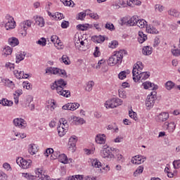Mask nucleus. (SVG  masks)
Returning a JSON list of instances; mask_svg holds the SVG:
<instances>
[{"instance_id": "1", "label": "nucleus", "mask_w": 180, "mask_h": 180, "mask_svg": "<svg viewBox=\"0 0 180 180\" xmlns=\"http://www.w3.org/2000/svg\"><path fill=\"white\" fill-rule=\"evenodd\" d=\"M66 85L67 82L64 81L63 79H59L51 84V89L52 91L56 89V93L60 96H64V98H70V96H71V92L70 90L64 89Z\"/></svg>"}, {"instance_id": "2", "label": "nucleus", "mask_w": 180, "mask_h": 180, "mask_svg": "<svg viewBox=\"0 0 180 180\" xmlns=\"http://www.w3.org/2000/svg\"><path fill=\"white\" fill-rule=\"evenodd\" d=\"M126 55H127V51L124 49L120 50L109 58L108 65H110V67H113V65H116V64H122L123 56Z\"/></svg>"}, {"instance_id": "3", "label": "nucleus", "mask_w": 180, "mask_h": 180, "mask_svg": "<svg viewBox=\"0 0 180 180\" xmlns=\"http://www.w3.org/2000/svg\"><path fill=\"white\" fill-rule=\"evenodd\" d=\"M123 103V101L120 98H113L110 100H108L105 103V107L106 109H115V108H117V106H120Z\"/></svg>"}, {"instance_id": "4", "label": "nucleus", "mask_w": 180, "mask_h": 180, "mask_svg": "<svg viewBox=\"0 0 180 180\" xmlns=\"http://www.w3.org/2000/svg\"><path fill=\"white\" fill-rule=\"evenodd\" d=\"M112 151H115V148H111L110 149L104 148L102 150H101V155L103 157V158H106L108 161H110V160L115 158V155L112 153Z\"/></svg>"}, {"instance_id": "5", "label": "nucleus", "mask_w": 180, "mask_h": 180, "mask_svg": "<svg viewBox=\"0 0 180 180\" xmlns=\"http://www.w3.org/2000/svg\"><path fill=\"white\" fill-rule=\"evenodd\" d=\"M16 162L22 169H27L32 167V160H27L22 158H18Z\"/></svg>"}, {"instance_id": "6", "label": "nucleus", "mask_w": 180, "mask_h": 180, "mask_svg": "<svg viewBox=\"0 0 180 180\" xmlns=\"http://www.w3.org/2000/svg\"><path fill=\"white\" fill-rule=\"evenodd\" d=\"M5 25V27L6 30H11V29H15V26H16V22L15 20L11 15H6V20L4 22Z\"/></svg>"}, {"instance_id": "7", "label": "nucleus", "mask_w": 180, "mask_h": 180, "mask_svg": "<svg viewBox=\"0 0 180 180\" xmlns=\"http://www.w3.org/2000/svg\"><path fill=\"white\" fill-rule=\"evenodd\" d=\"M150 77V72H140L139 73L133 76V79L134 82H139L140 79L143 81H146L148 78Z\"/></svg>"}, {"instance_id": "8", "label": "nucleus", "mask_w": 180, "mask_h": 180, "mask_svg": "<svg viewBox=\"0 0 180 180\" xmlns=\"http://www.w3.org/2000/svg\"><path fill=\"white\" fill-rule=\"evenodd\" d=\"M77 136H72L70 138L68 147L69 151H71V153H75V150H77Z\"/></svg>"}, {"instance_id": "9", "label": "nucleus", "mask_w": 180, "mask_h": 180, "mask_svg": "<svg viewBox=\"0 0 180 180\" xmlns=\"http://www.w3.org/2000/svg\"><path fill=\"white\" fill-rule=\"evenodd\" d=\"M169 118V114L168 112H161L159 115L155 116V120L158 123H162L164 122H167L168 119Z\"/></svg>"}, {"instance_id": "10", "label": "nucleus", "mask_w": 180, "mask_h": 180, "mask_svg": "<svg viewBox=\"0 0 180 180\" xmlns=\"http://www.w3.org/2000/svg\"><path fill=\"white\" fill-rule=\"evenodd\" d=\"M79 108V103H68L62 107L63 110H77Z\"/></svg>"}, {"instance_id": "11", "label": "nucleus", "mask_w": 180, "mask_h": 180, "mask_svg": "<svg viewBox=\"0 0 180 180\" xmlns=\"http://www.w3.org/2000/svg\"><path fill=\"white\" fill-rule=\"evenodd\" d=\"M144 68V66L143 65V63L141 61H138L133 68L132 70V75L135 76L136 75L139 74V72H141V70Z\"/></svg>"}, {"instance_id": "12", "label": "nucleus", "mask_w": 180, "mask_h": 180, "mask_svg": "<svg viewBox=\"0 0 180 180\" xmlns=\"http://www.w3.org/2000/svg\"><path fill=\"white\" fill-rule=\"evenodd\" d=\"M90 163L94 168H98V171L101 172L105 167H102V163L98 159H90Z\"/></svg>"}, {"instance_id": "13", "label": "nucleus", "mask_w": 180, "mask_h": 180, "mask_svg": "<svg viewBox=\"0 0 180 180\" xmlns=\"http://www.w3.org/2000/svg\"><path fill=\"white\" fill-rule=\"evenodd\" d=\"M36 176H37L38 180H50V176L43 174V170L41 169H37L35 170Z\"/></svg>"}, {"instance_id": "14", "label": "nucleus", "mask_w": 180, "mask_h": 180, "mask_svg": "<svg viewBox=\"0 0 180 180\" xmlns=\"http://www.w3.org/2000/svg\"><path fill=\"white\" fill-rule=\"evenodd\" d=\"M21 27H22L24 32H22L21 34L26 36L27 34V27H32V20H27L20 24ZM27 26V27H26Z\"/></svg>"}, {"instance_id": "15", "label": "nucleus", "mask_w": 180, "mask_h": 180, "mask_svg": "<svg viewBox=\"0 0 180 180\" xmlns=\"http://www.w3.org/2000/svg\"><path fill=\"white\" fill-rule=\"evenodd\" d=\"M144 89H150V91H157L158 89V86L155 85L150 82H145L142 84Z\"/></svg>"}, {"instance_id": "16", "label": "nucleus", "mask_w": 180, "mask_h": 180, "mask_svg": "<svg viewBox=\"0 0 180 180\" xmlns=\"http://www.w3.org/2000/svg\"><path fill=\"white\" fill-rule=\"evenodd\" d=\"M53 160H57L60 161L62 164H68V158H67V155L65 154H60L57 153V155L56 157H53Z\"/></svg>"}, {"instance_id": "17", "label": "nucleus", "mask_w": 180, "mask_h": 180, "mask_svg": "<svg viewBox=\"0 0 180 180\" xmlns=\"http://www.w3.org/2000/svg\"><path fill=\"white\" fill-rule=\"evenodd\" d=\"M155 98H154L153 96H148L146 101V108H148L149 109H151L154 106V103H155Z\"/></svg>"}, {"instance_id": "18", "label": "nucleus", "mask_w": 180, "mask_h": 180, "mask_svg": "<svg viewBox=\"0 0 180 180\" xmlns=\"http://www.w3.org/2000/svg\"><path fill=\"white\" fill-rule=\"evenodd\" d=\"M46 74L48 75H57L60 73V69L58 68L48 67L45 70Z\"/></svg>"}, {"instance_id": "19", "label": "nucleus", "mask_w": 180, "mask_h": 180, "mask_svg": "<svg viewBox=\"0 0 180 180\" xmlns=\"http://www.w3.org/2000/svg\"><path fill=\"white\" fill-rule=\"evenodd\" d=\"M144 161H146V157L141 155L135 156L134 159L131 160L132 164H135V165L143 164Z\"/></svg>"}, {"instance_id": "20", "label": "nucleus", "mask_w": 180, "mask_h": 180, "mask_svg": "<svg viewBox=\"0 0 180 180\" xmlns=\"http://www.w3.org/2000/svg\"><path fill=\"white\" fill-rule=\"evenodd\" d=\"M96 143H97V144H105V143H106V136L103 134H97L96 136Z\"/></svg>"}, {"instance_id": "21", "label": "nucleus", "mask_w": 180, "mask_h": 180, "mask_svg": "<svg viewBox=\"0 0 180 180\" xmlns=\"http://www.w3.org/2000/svg\"><path fill=\"white\" fill-rule=\"evenodd\" d=\"M91 40L92 41H94V43H99V44H102L103 43V41H105V36H102V35H94L91 37Z\"/></svg>"}, {"instance_id": "22", "label": "nucleus", "mask_w": 180, "mask_h": 180, "mask_svg": "<svg viewBox=\"0 0 180 180\" xmlns=\"http://www.w3.org/2000/svg\"><path fill=\"white\" fill-rule=\"evenodd\" d=\"M13 124L18 127H23V124H26V121L22 118H15L13 120Z\"/></svg>"}, {"instance_id": "23", "label": "nucleus", "mask_w": 180, "mask_h": 180, "mask_svg": "<svg viewBox=\"0 0 180 180\" xmlns=\"http://www.w3.org/2000/svg\"><path fill=\"white\" fill-rule=\"evenodd\" d=\"M26 57V52H18L16 55L15 63L18 64L20 61H23Z\"/></svg>"}, {"instance_id": "24", "label": "nucleus", "mask_w": 180, "mask_h": 180, "mask_svg": "<svg viewBox=\"0 0 180 180\" xmlns=\"http://www.w3.org/2000/svg\"><path fill=\"white\" fill-rule=\"evenodd\" d=\"M34 18L37 26H39V27H43L44 26V18H43V17L36 16Z\"/></svg>"}, {"instance_id": "25", "label": "nucleus", "mask_w": 180, "mask_h": 180, "mask_svg": "<svg viewBox=\"0 0 180 180\" xmlns=\"http://www.w3.org/2000/svg\"><path fill=\"white\" fill-rule=\"evenodd\" d=\"M142 53L143 56H151L153 53V48L148 46H143Z\"/></svg>"}, {"instance_id": "26", "label": "nucleus", "mask_w": 180, "mask_h": 180, "mask_svg": "<svg viewBox=\"0 0 180 180\" xmlns=\"http://www.w3.org/2000/svg\"><path fill=\"white\" fill-rule=\"evenodd\" d=\"M58 135L60 136V137H63V136L65 135V133H67V131H68V128L64 127H63V126L60 125L58 128Z\"/></svg>"}, {"instance_id": "27", "label": "nucleus", "mask_w": 180, "mask_h": 180, "mask_svg": "<svg viewBox=\"0 0 180 180\" xmlns=\"http://www.w3.org/2000/svg\"><path fill=\"white\" fill-rule=\"evenodd\" d=\"M37 151H39V149H37V146L35 144H30L29 146L28 153H30L31 155H34Z\"/></svg>"}, {"instance_id": "28", "label": "nucleus", "mask_w": 180, "mask_h": 180, "mask_svg": "<svg viewBox=\"0 0 180 180\" xmlns=\"http://www.w3.org/2000/svg\"><path fill=\"white\" fill-rule=\"evenodd\" d=\"M22 94H23V91H22V89H18L15 91V93L13 94V98L15 100L14 102L15 105H18V103H19V96H20Z\"/></svg>"}, {"instance_id": "29", "label": "nucleus", "mask_w": 180, "mask_h": 180, "mask_svg": "<svg viewBox=\"0 0 180 180\" xmlns=\"http://www.w3.org/2000/svg\"><path fill=\"white\" fill-rule=\"evenodd\" d=\"M137 22H139V17L137 15H134L127 21V23L129 26H136Z\"/></svg>"}, {"instance_id": "30", "label": "nucleus", "mask_w": 180, "mask_h": 180, "mask_svg": "<svg viewBox=\"0 0 180 180\" xmlns=\"http://www.w3.org/2000/svg\"><path fill=\"white\" fill-rule=\"evenodd\" d=\"M0 105H2V106L11 107L13 105V101H9L6 98H2L0 101Z\"/></svg>"}, {"instance_id": "31", "label": "nucleus", "mask_w": 180, "mask_h": 180, "mask_svg": "<svg viewBox=\"0 0 180 180\" xmlns=\"http://www.w3.org/2000/svg\"><path fill=\"white\" fill-rule=\"evenodd\" d=\"M51 41L53 43L54 46L57 47V46H61V41L57 35H52L51 37Z\"/></svg>"}, {"instance_id": "32", "label": "nucleus", "mask_w": 180, "mask_h": 180, "mask_svg": "<svg viewBox=\"0 0 180 180\" xmlns=\"http://www.w3.org/2000/svg\"><path fill=\"white\" fill-rule=\"evenodd\" d=\"M147 39V35H146L143 32L139 31V37L138 41L139 42L142 44V43H144Z\"/></svg>"}, {"instance_id": "33", "label": "nucleus", "mask_w": 180, "mask_h": 180, "mask_svg": "<svg viewBox=\"0 0 180 180\" xmlns=\"http://www.w3.org/2000/svg\"><path fill=\"white\" fill-rule=\"evenodd\" d=\"M8 44H10L11 47H15L19 44V39L15 37L9 38Z\"/></svg>"}, {"instance_id": "34", "label": "nucleus", "mask_w": 180, "mask_h": 180, "mask_svg": "<svg viewBox=\"0 0 180 180\" xmlns=\"http://www.w3.org/2000/svg\"><path fill=\"white\" fill-rule=\"evenodd\" d=\"M168 15L170 16H174V18H179L180 13L179 11H176V9L172 8L167 11Z\"/></svg>"}, {"instance_id": "35", "label": "nucleus", "mask_w": 180, "mask_h": 180, "mask_svg": "<svg viewBox=\"0 0 180 180\" xmlns=\"http://www.w3.org/2000/svg\"><path fill=\"white\" fill-rule=\"evenodd\" d=\"M3 56L5 57H8V56H11L12 54V48L11 46H6L3 49Z\"/></svg>"}, {"instance_id": "36", "label": "nucleus", "mask_w": 180, "mask_h": 180, "mask_svg": "<svg viewBox=\"0 0 180 180\" xmlns=\"http://www.w3.org/2000/svg\"><path fill=\"white\" fill-rule=\"evenodd\" d=\"M73 123L74 124H84L85 123V120L84 118H79L77 117H73Z\"/></svg>"}, {"instance_id": "37", "label": "nucleus", "mask_w": 180, "mask_h": 180, "mask_svg": "<svg viewBox=\"0 0 180 180\" xmlns=\"http://www.w3.org/2000/svg\"><path fill=\"white\" fill-rule=\"evenodd\" d=\"M136 25H138L140 29H143L147 26V21L145 20H139L138 18V21L136 22Z\"/></svg>"}, {"instance_id": "38", "label": "nucleus", "mask_w": 180, "mask_h": 180, "mask_svg": "<svg viewBox=\"0 0 180 180\" xmlns=\"http://www.w3.org/2000/svg\"><path fill=\"white\" fill-rule=\"evenodd\" d=\"M165 125L167 126V129H169V130H171L172 131H174L175 130V127H176V125L175 124V122H165Z\"/></svg>"}, {"instance_id": "39", "label": "nucleus", "mask_w": 180, "mask_h": 180, "mask_svg": "<svg viewBox=\"0 0 180 180\" xmlns=\"http://www.w3.org/2000/svg\"><path fill=\"white\" fill-rule=\"evenodd\" d=\"M146 30L148 33H150L152 34H158L159 33L158 30L153 26H149L148 27H147Z\"/></svg>"}, {"instance_id": "40", "label": "nucleus", "mask_w": 180, "mask_h": 180, "mask_svg": "<svg viewBox=\"0 0 180 180\" xmlns=\"http://www.w3.org/2000/svg\"><path fill=\"white\" fill-rule=\"evenodd\" d=\"M105 29H107V30H110V32H113V30H116L115 25L112 22H106L105 25Z\"/></svg>"}, {"instance_id": "41", "label": "nucleus", "mask_w": 180, "mask_h": 180, "mask_svg": "<svg viewBox=\"0 0 180 180\" xmlns=\"http://www.w3.org/2000/svg\"><path fill=\"white\" fill-rule=\"evenodd\" d=\"M174 86H175V83L172 82V81H168L165 83V88L167 91H171Z\"/></svg>"}, {"instance_id": "42", "label": "nucleus", "mask_w": 180, "mask_h": 180, "mask_svg": "<svg viewBox=\"0 0 180 180\" xmlns=\"http://www.w3.org/2000/svg\"><path fill=\"white\" fill-rule=\"evenodd\" d=\"M4 84L6 86H8V88H11V89H13L15 88V84H13V82L9 79H5Z\"/></svg>"}, {"instance_id": "43", "label": "nucleus", "mask_w": 180, "mask_h": 180, "mask_svg": "<svg viewBox=\"0 0 180 180\" xmlns=\"http://www.w3.org/2000/svg\"><path fill=\"white\" fill-rule=\"evenodd\" d=\"M53 19H56V20H61V19L64 18V15L61 13H56L54 15H52Z\"/></svg>"}, {"instance_id": "44", "label": "nucleus", "mask_w": 180, "mask_h": 180, "mask_svg": "<svg viewBox=\"0 0 180 180\" xmlns=\"http://www.w3.org/2000/svg\"><path fill=\"white\" fill-rule=\"evenodd\" d=\"M143 171H144V167L139 166L136 170L134 172V176H137V175H140V174H143Z\"/></svg>"}, {"instance_id": "45", "label": "nucleus", "mask_w": 180, "mask_h": 180, "mask_svg": "<svg viewBox=\"0 0 180 180\" xmlns=\"http://www.w3.org/2000/svg\"><path fill=\"white\" fill-rule=\"evenodd\" d=\"M94 85H95L94 81L89 82L86 86V91H87L88 92H91V91H92Z\"/></svg>"}, {"instance_id": "46", "label": "nucleus", "mask_w": 180, "mask_h": 180, "mask_svg": "<svg viewBox=\"0 0 180 180\" xmlns=\"http://www.w3.org/2000/svg\"><path fill=\"white\" fill-rule=\"evenodd\" d=\"M61 60L63 63L65 64V65H70L71 63V62H70V58H68L67 55H63L61 58Z\"/></svg>"}, {"instance_id": "47", "label": "nucleus", "mask_w": 180, "mask_h": 180, "mask_svg": "<svg viewBox=\"0 0 180 180\" xmlns=\"http://www.w3.org/2000/svg\"><path fill=\"white\" fill-rule=\"evenodd\" d=\"M22 176H24V178H26L28 180H34L36 179V178H37V176L27 174V173H23Z\"/></svg>"}, {"instance_id": "48", "label": "nucleus", "mask_w": 180, "mask_h": 180, "mask_svg": "<svg viewBox=\"0 0 180 180\" xmlns=\"http://www.w3.org/2000/svg\"><path fill=\"white\" fill-rule=\"evenodd\" d=\"M155 11L161 13V12L164 11V6L161 4H156L155 5Z\"/></svg>"}, {"instance_id": "49", "label": "nucleus", "mask_w": 180, "mask_h": 180, "mask_svg": "<svg viewBox=\"0 0 180 180\" xmlns=\"http://www.w3.org/2000/svg\"><path fill=\"white\" fill-rule=\"evenodd\" d=\"M60 1L61 2H63L65 6H71V5L74 4V1H72V0H60Z\"/></svg>"}, {"instance_id": "50", "label": "nucleus", "mask_w": 180, "mask_h": 180, "mask_svg": "<svg viewBox=\"0 0 180 180\" xmlns=\"http://www.w3.org/2000/svg\"><path fill=\"white\" fill-rule=\"evenodd\" d=\"M118 93H119L120 98H122L123 99H126L127 94H126L125 91H124L123 89H120V90L118 91Z\"/></svg>"}, {"instance_id": "51", "label": "nucleus", "mask_w": 180, "mask_h": 180, "mask_svg": "<svg viewBox=\"0 0 180 180\" xmlns=\"http://www.w3.org/2000/svg\"><path fill=\"white\" fill-rule=\"evenodd\" d=\"M117 46H119V42H117V41H112L109 44V47H110V49H116Z\"/></svg>"}, {"instance_id": "52", "label": "nucleus", "mask_w": 180, "mask_h": 180, "mask_svg": "<svg viewBox=\"0 0 180 180\" xmlns=\"http://www.w3.org/2000/svg\"><path fill=\"white\" fill-rule=\"evenodd\" d=\"M59 123L60 124V126H64V127L68 129V123L67 122V120H65L64 118H61L59 121Z\"/></svg>"}, {"instance_id": "53", "label": "nucleus", "mask_w": 180, "mask_h": 180, "mask_svg": "<svg viewBox=\"0 0 180 180\" xmlns=\"http://www.w3.org/2000/svg\"><path fill=\"white\" fill-rule=\"evenodd\" d=\"M47 40H46V38H41L40 40L37 41V44H39V46H42V47H44L46 46Z\"/></svg>"}, {"instance_id": "54", "label": "nucleus", "mask_w": 180, "mask_h": 180, "mask_svg": "<svg viewBox=\"0 0 180 180\" xmlns=\"http://www.w3.org/2000/svg\"><path fill=\"white\" fill-rule=\"evenodd\" d=\"M117 160L118 161V162L123 164V162H124V157H123L122 154H117Z\"/></svg>"}, {"instance_id": "55", "label": "nucleus", "mask_w": 180, "mask_h": 180, "mask_svg": "<svg viewBox=\"0 0 180 180\" xmlns=\"http://www.w3.org/2000/svg\"><path fill=\"white\" fill-rule=\"evenodd\" d=\"M129 115L131 119H134V120H137V113H136V112L129 111Z\"/></svg>"}, {"instance_id": "56", "label": "nucleus", "mask_w": 180, "mask_h": 180, "mask_svg": "<svg viewBox=\"0 0 180 180\" xmlns=\"http://www.w3.org/2000/svg\"><path fill=\"white\" fill-rule=\"evenodd\" d=\"M84 178L82 175H75V176H72L70 178V180H82Z\"/></svg>"}, {"instance_id": "57", "label": "nucleus", "mask_w": 180, "mask_h": 180, "mask_svg": "<svg viewBox=\"0 0 180 180\" xmlns=\"http://www.w3.org/2000/svg\"><path fill=\"white\" fill-rule=\"evenodd\" d=\"M126 74H127L126 71L120 72L118 75V78H120V79H124V78H126Z\"/></svg>"}, {"instance_id": "58", "label": "nucleus", "mask_w": 180, "mask_h": 180, "mask_svg": "<svg viewBox=\"0 0 180 180\" xmlns=\"http://www.w3.org/2000/svg\"><path fill=\"white\" fill-rule=\"evenodd\" d=\"M85 16H86V13L82 12L78 14V17H77V20H84Z\"/></svg>"}, {"instance_id": "59", "label": "nucleus", "mask_w": 180, "mask_h": 180, "mask_svg": "<svg viewBox=\"0 0 180 180\" xmlns=\"http://www.w3.org/2000/svg\"><path fill=\"white\" fill-rule=\"evenodd\" d=\"M3 167L4 169H6V171H12V167H11V165L8 162H5L3 165Z\"/></svg>"}, {"instance_id": "60", "label": "nucleus", "mask_w": 180, "mask_h": 180, "mask_svg": "<svg viewBox=\"0 0 180 180\" xmlns=\"http://www.w3.org/2000/svg\"><path fill=\"white\" fill-rule=\"evenodd\" d=\"M94 56V57H99V56H101V51H99V47H98V46L95 47Z\"/></svg>"}, {"instance_id": "61", "label": "nucleus", "mask_w": 180, "mask_h": 180, "mask_svg": "<svg viewBox=\"0 0 180 180\" xmlns=\"http://www.w3.org/2000/svg\"><path fill=\"white\" fill-rule=\"evenodd\" d=\"M89 16L91 18V19H94V20H98V19H99V15L98 13H91L89 14Z\"/></svg>"}, {"instance_id": "62", "label": "nucleus", "mask_w": 180, "mask_h": 180, "mask_svg": "<svg viewBox=\"0 0 180 180\" xmlns=\"http://www.w3.org/2000/svg\"><path fill=\"white\" fill-rule=\"evenodd\" d=\"M6 68H9L11 70H15V64L11 63H7L6 64Z\"/></svg>"}, {"instance_id": "63", "label": "nucleus", "mask_w": 180, "mask_h": 180, "mask_svg": "<svg viewBox=\"0 0 180 180\" xmlns=\"http://www.w3.org/2000/svg\"><path fill=\"white\" fill-rule=\"evenodd\" d=\"M77 27L79 30H86V29H88V27L87 26H85L84 25H81V24H79L78 25H77Z\"/></svg>"}, {"instance_id": "64", "label": "nucleus", "mask_w": 180, "mask_h": 180, "mask_svg": "<svg viewBox=\"0 0 180 180\" xmlns=\"http://www.w3.org/2000/svg\"><path fill=\"white\" fill-rule=\"evenodd\" d=\"M160 43V38L155 37L153 42V47H157V46H158Z\"/></svg>"}]
</instances>
